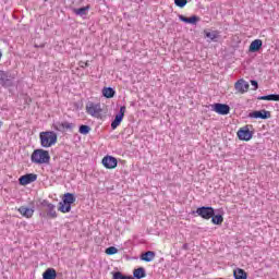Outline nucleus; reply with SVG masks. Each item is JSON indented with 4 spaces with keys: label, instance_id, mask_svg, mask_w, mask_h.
<instances>
[{
    "label": "nucleus",
    "instance_id": "b1692460",
    "mask_svg": "<svg viewBox=\"0 0 279 279\" xmlns=\"http://www.w3.org/2000/svg\"><path fill=\"white\" fill-rule=\"evenodd\" d=\"M133 276H134V278H136V279H142V278H145V277L147 276V272L145 271V268L140 267V268H136V269L133 271Z\"/></svg>",
    "mask_w": 279,
    "mask_h": 279
},
{
    "label": "nucleus",
    "instance_id": "a878e982",
    "mask_svg": "<svg viewBox=\"0 0 279 279\" xmlns=\"http://www.w3.org/2000/svg\"><path fill=\"white\" fill-rule=\"evenodd\" d=\"M112 279H134L131 276H125L121 271H114L112 272Z\"/></svg>",
    "mask_w": 279,
    "mask_h": 279
},
{
    "label": "nucleus",
    "instance_id": "ddd939ff",
    "mask_svg": "<svg viewBox=\"0 0 279 279\" xmlns=\"http://www.w3.org/2000/svg\"><path fill=\"white\" fill-rule=\"evenodd\" d=\"M234 88L238 93H241V95H243L247 93V90H250V83H247L243 78H240L235 82Z\"/></svg>",
    "mask_w": 279,
    "mask_h": 279
},
{
    "label": "nucleus",
    "instance_id": "20e7f679",
    "mask_svg": "<svg viewBox=\"0 0 279 279\" xmlns=\"http://www.w3.org/2000/svg\"><path fill=\"white\" fill-rule=\"evenodd\" d=\"M0 86L3 88L14 86V76L8 71H0Z\"/></svg>",
    "mask_w": 279,
    "mask_h": 279
},
{
    "label": "nucleus",
    "instance_id": "aec40b11",
    "mask_svg": "<svg viewBox=\"0 0 279 279\" xmlns=\"http://www.w3.org/2000/svg\"><path fill=\"white\" fill-rule=\"evenodd\" d=\"M88 10H90V4L80 9H73V13L76 14V16H86L88 14Z\"/></svg>",
    "mask_w": 279,
    "mask_h": 279
},
{
    "label": "nucleus",
    "instance_id": "c9c22d12",
    "mask_svg": "<svg viewBox=\"0 0 279 279\" xmlns=\"http://www.w3.org/2000/svg\"><path fill=\"white\" fill-rule=\"evenodd\" d=\"M2 126H3V121L0 120V128H2Z\"/></svg>",
    "mask_w": 279,
    "mask_h": 279
},
{
    "label": "nucleus",
    "instance_id": "c756f323",
    "mask_svg": "<svg viewBox=\"0 0 279 279\" xmlns=\"http://www.w3.org/2000/svg\"><path fill=\"white\" fill-rule=\"evenodd\" d=\"M199 21V16L197 15H192L191 17L187 19V23L190 25H196Z\"/></svg>",
    "mask_w": 279,
    "mask_h": 279
},
{
    "label": "nucleus",
    "instance_id": "72a5a7b5",
    "mask_svg": "<svg viewBox=\"0 0 279 279\" xmlns=\"http://www.w3.org/2000/svg\"><path fill=\"white\" fill-rule=\"evenodd\" d=\"M179 21H182V23H189V17L184 15H179Z\"/></svg>",
    "mask_w": 279,
    "mask_h": 279
},
{
    "label": "nucleus",
    "instance_id": "4be33fe9",
    "mask_svg": "<svg viewBox=\"0 0 279 279\" xmlns=\"http://www.w3.org/2000/svg\"><path fill=\"white\" fill-rule=\"evenodd\" d=\"M102 95L107 99H112V97H114V95H117V92L112 87H104L102 88Z\"/></svg>",
    "mask_w": 279,
    "mask_h": 279
},
{
    "label": "nucleus",
    "instance_id": "c85d7f7f",
    "mask_svg": "<svg viewBox=\"0 0 279 279\" xmlns=\"http://www.w3.org/2000/svg\"><path fill=\"white\" fill-rule=\"evenodd\" d=\"M119 252V250L114 246H109L106 248L105 254H107L108 256H112L114 254H117Z\"/></svg>",
    "mask_w": 279,
    "mask_h": 279
},
{
    "label": "nucleus",
    "instance_id": "f8f14e48",
    "mask_svg": "<svg viewBox=\"0 0 279 279\" xmlns=\"http://www.w3.org/2000/svg\"><path fill=\"white\" fill-rule=\"evenodd\" d=\"M250 119H271V112L265 109L248 113Z\"/></svg>",
    "mask_w": 279,
    "mask_h": 279
},
{
    "label": "nucleus",
    "instance_id": "4468645a",
    "mask_svg": "<svg viewBox=\"0 0 279 279\" xmlns=\"http://www.w3.org/2000/svg\"><path fill=\"white\" fill-rule=\"evenodd\" d=\"M213 110L214 112H217V114H230V106L226 105V104H214L213 105Z\"/></svg>",
    "mask_w": 279,
    "mask_h": 279
},
{
    "label": "nucleus",
    "instance_id": "39448f33",
    "mask_svg": "<svg viewBox=\"0 0 279 279\" xmlns=\"http://www.w3.org/2000/svg\"><path fill=\"white\" fill-rule=\"evenodd\" d=\"M198 215V217H202V219H210L213 215H215V208L210 206H202L196 209V211H192V215Z\"/></svg>",
    "mask_w": 279,
    "mask_h": 279
},
{
    "label": "nucleus",
    "instance_id": "e433bc0d",
    "mask_svg": "<svg viewBox=\"0 0 279 279\" xmlns=\"http://www.w3.org/2000/svg\"><path fill=\"white\" fill-rule=\"evenodd\" d=\"M44 1H49V0H44Z\"/></svg>",
    "mask_w": 279,
    "mask_h": 279
},
{
    "label": "nucleus",
    "instance_id": "a211bd4d",
    "mask_svg": "<svg viewBox=\"0 0 279 279\" xmlns=\"http://www.w3.org/2000/svg\"><path fill=\"white\" fill-rule=\"evenodd\" d=\"M156 258V252L147 251L141 255V260H145V263H151Z\"/></svg>",
    "mask_w": 279,
    "mask_h": 279
},
{
    "label": "nucleus",
    "instance_id": "f704fd0d",
    "mask_svg": "<svg viewBox=\"0 0 279 279\" xmlns=\"http://www.w3.org/2000/svg\"><path fill=\"white\" fill-rule=\"evenodd\" d=\"M184 250H189V244H183Z\"/></svg>",
    "mask_w": 279,
    "mask_h": 279
},
{
    "label": "nucleus",
    "instance_id": "0eeeda50",
    "mask_svg": "<svg viewBox=\"0 0 279 279\" xmlns=\"http://www.w3.org/2000/svg\"><path fill=\"white\" fill-rule=\"evenodd\" d=\"M40 206H43V208H46L47 217H49L50 219H56L58 217V213H56V205L49 203V201H41Z\"/></svg>",
    "mask_w": 279,
    "mask_h": 279
},
{
    "label": "nucleus",
    "instance_id": "2eb2a0df",
    "mask_svg": "<svg viewBox=\"0 0 279 279\" xmlns=\"http://www.w3.org/2000/svg\"><path fill=\"white\" fill-rule=\"evenodd\" d=\"M102 165L106 169H117L119 161L112 156H106L102 158Z\"/></svg>",
    "mask_w": 279,
    "mask_h": 279
},
{
    "label": "nucleus",
    "instance_id": "f03ea898",
    "mask_svg": "<svg viewBox=\"0 0 279 279\" xmlns=\"http://www.w3.org/2000/svg\"><path fill=\"white\" fill-rule=\"evenodd\" d=\"M41 147H51L58 143V134L53 131H46L39 134Z\"/></svg>",
    "mask_w": 279,
    "mask_h": 279
},
{
    "label": "nucleus",
    "instance_id": "bb28decb",
    "mask_svg": "<svg viewBox=\"0 0 279 279\" xmlns=\"http://www.w3.org/2000/svg\"><path fill=\"white\" fill-rule=\"evenodd\" d=\"M206 38H210L211 40H217L219 38V32L213 31V32H206L205 31Z\"/></svg>",
    "mask_w": 279,
    "mask_h": 279
},
{
    "label": "nucleus",
    "instance_id": "cd10ccee",
    "mask_svg": "<svg viewBox=\"0 0 279 279\" xmlns=\"http://www.w3.org/2000/svg\"><path fill=\"white\" fill-rule=\"evenodd\" d=\"M78 132H80V134H84V135L89 134L90 133V126H88L86 124H82L78 128Z\"/></svg>",
    "mask_w": 279,
    "mask_h": 279
},
{
    "label": "nucleus",
    "instance_id": "5701e85b",
    "mask_svg": "<svg viewBox=\"0 0 279 279\" xmlns=\"http://www.w3.org/2000/svg\"><path fill=\"white\" fill-rule=\"evenodd\" d=\"M210 219H211V223H214V226H221V223H223V216L220 214L215 215V209H214V215Z\"/></svg>",
    "mask_w": 279,
    "mask_h": 279
},
{
    "label": "nucleus",
    "instance_id": "9d476101",
    "mask_svg": "<svg viewBox=\"0 0 279 279\" xmlns=\"http://www.w3.org/2000/svg\"><path fill=\"white\" fill-rule=\"evenodd\" d=\"M252 136H254V133L250 131V126H243L238 131V138L240 141H252Z\"/></svg>",
    "mask_w": 279,
    "mask_h": 279
},
{
    "label": "nucleus",
    "instance_id": "7ed1b4c3",
    "mask_svg": "<svg viewBox=\"0 0 279 279\" xmlns=\"http://www.w3.org/2000/svg\"><path fill=\"white\" fill-rule=\"evenodd\" d=\"M75 195L73 193H65L62 202L59 203L58 210L60 213H71V205L75 204Z\"/></svg>",
    "mask_w": 279,
    "mask_h": 279
},
{
    "label": "nucleus",
    "instance_id": "1a4fd4ad",
    "mask_svg": "<svg viewBox=\"0 0 279 279\" xmlns=\"http://www.w3.org/2000/svg\"><path fill=\"white\" fill-rule=\"evenodd\" d=\"M125 106L120 107V111L116 114L114 120L111 122V130H117L121 125L123 121V117H125Z\"/></svg>",
    "mask_w": 279,
    "mask_h": 279
},
{
    "label": "nucleus",
    "instance_id": "393cba45",
    "mask_svg": "<svg viewBox=\"0 0 279 279\" xmlns=\"http://www.w3.org/2000/svg\"><path fill=\"white\" fill-rule=\"evenodd\" d=\"M233 276L235 279H247V272L241 268L235 269Z\"/></svg>",
    "mask_w": 279,
    "mask_h": 279
},
{
    "label": "nucleus",
    "instance_id": "412c9836",
    "mask_svg": "<svg viewBox=\"0 0 279 279\" xmlns=\"http://www.w3.org/2000/svg\"><path fill=\"white\" fill-rule=\"evenodd\" d=\"M259 101H279V94H270L267 96L257 97Z\"/></svg>",
    "mask_w": 279,
    "mask_h": 279
},
{
    "label": "nucleus",
    "instance_id": "473e14b6",
    "mask_svg": "<svg viewBox=\"0 0 279 279\" xmlns=\"http://www.w3.org/2000/svg\"><path fill=\"white\" fill-rule=\"evenodd\" d=\"M251 84L254 86L253 90H258V82L251 80Z\"/></svg>",
    "mask_w": 279,
    "mask_h": 279
},
{
    "label": "nucleus",
    "instance_id": "6e6552de",
    "mask_svg": "<svg viewBox=\"0 0 279 279\" xmlns=\"http://www.w3.org/2000/svg\"><path fill=\"white\" fill-rule=\"evenodd\" d=\"M53 128L54 130H57V132H73V130L75 129V123L69 121L57 122L54 123Z\"/></svg>",
    "mask_w": 279,
    "mask_h": 279
},
{
    "label": "nucleus",
    "instance_id": "7c9ffc66",
    "mask_svg": "<svg viewBox=\"0 0 279 279\" xmlns=\"http://www.w3.org/2000/svg\"><path fill=\"white\" fill-rule=\"evenodd\" d=\"M189 3V0H174L177 8H184Z\"/></svg>",
    "mask_w": 279,
    "mask_h": 279
},
{
    "label": "nucleus",
    "instance_id": "dca6fc26",
    "mask_svg": "<svg viewBox=\"0 0 279 279\" xmlns=\"http://www.w3.org/2000/svg\"><path fill=\"white\" fill-rule=\"evenodd\" d=\"M260 49H263V40H260V39L253 40L248 47V51L251 53H256V52L260 51Z\"/></svg>",
    "mask_w": 279,
    "mask_h": 279
},
{
    "label": "nucleus",
    "instance_id": "6ab92c4d",
    "mask_svg": "<svg viewBox=\"0 0 279 279\" xmlns=\"http://www.w3.org/2000/svg\"><path fill=\"white\" fill-rule=\"evenodd\" d=\"M58 278V272L53 268H47L43 274V279H56Z\"/></svg>",
    "mask_w": 279,
    "mask_h": 279
},
{
    "label": "nucleus",
    "instance_id": "f3484780",
    "mask_svg": "<svg viewBox=\"0 0 279 279\" xmlns=\"http://www.w3.org/2000/svg\"><path fill=\"white\" fill-rule=\"evenodd\" d=\"M19 213L22 217H26V219H32V217H34V209L29 207L21 206Z\"/></svg>",
    "mask_w": 279,
    "mask_h": 279
},
{
    "label": "nucleus",
    "instance_id": "9b49d317",
    "mask_svg": "<svg viewBox=\"0 0 279 279\" xmlns=\"http://www.w3.org/2000/svg\"><path fill=\"white\" fill-rule=\"evenodd\" d=\"M38 180V174L27 173L20 177L19 182L21 186H27V184H32V182H36Z\"/></svg>",
    "mask_w": 279,
    "mask_h": 279
},
{
    "label": "nucleus",
    "instance_id": "423d86ee",
    "mask_svg": "<svg viewBox=\"0 0 279 279\" xmlns=\"http://www.w3.org/2000/svg\"><path fill=\"white\" fill-rule=\"evenodd\" d=\"M86 112L87 114H90V117H95L96 119H99L102 112L101 104L88 102L86 105Z\"/></svg>",
    "mask_w": 279,
    "mask_h": 279
},
{
    "label": "nucleus",
    "instance_id": "2f4dec72",
    "mask_svg": "<svg viewBox=\"0 0 279 279\" xmlns=\"http://www.w3.org/2000/svg\"><path fill=\"white\" fill-rule=\"evenodd\" d=\"M78 65L81 66V69H86L89 66L88 61L84 62V61H80Z\"/></svg>",
    "mask_w": 279,
    "mask_h": 279
},
{
    "label": "nucleus",
    "instance_id": "f257e3e1",
    "mask_svg": "<svg viewBox=\"0 0 279 279\" xmlns=\"http://www.w3.org/2000/svg\"><path fill=\"white\" fill-rule=\"evenodd\" d=\"M32 162L35 165H49L51 156L48 150L45 149H35L31 156Z\"/></svg>",
    "mask_w": 279,
    "mask_h": 279
}]
</instances>
